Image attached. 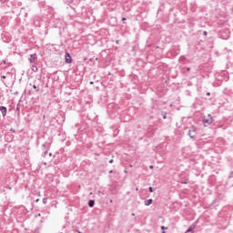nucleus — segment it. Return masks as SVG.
Segmentation results:
<instances>
[{
    "label": "nucleus",
    "instance_id": "1",
    "mask_svg": "<svg viewBox=\"0 0 233 233\" xmlns=\"http://www.w3.org/2000/svg\"><path fill=\"white\" fill-rule=\"evenodd\" d=\"M214 121V118H212V115L208 114V117H203V124L205 125V127H208V125H212Z\"/></svg>",
    "mask_w": 233,
    "mask_h": 233
},
{
    "label": "nucleus",
    "instance_id": "2",
    "mask_svg": "<svg viewBox=\"0 0 233 233\" xmlns=\"http://www.w3.org/2000/svg\"><path fill=\"white\" fill-rule=\"evenodd\" d=\"M196 132H198V129L195 127H192V129H189L188 136L191 137V139H196Z\"/></svg>",
    "mask_w": 233,
    "mask_h": 233
},
{
    "label": "nucleus",
    "instance_id": "3",
    "mask_svg": "<svg viewBox=\"0 0 233 233\" xmlns=\"http://www.w3.org/2000/svg\"><path fill=\"white\" fill-rule=\"evenodd\" d=\"M0 112H2V116L5 117L6 116V113L8 112V109L5 106H0Z\"/></svg>",
    "mask_w": 233,
    "mask_h": 233
},
{
    "label": "nucleus",
    "instance_id": "4",
    "mask_svg": "<svg viewBox=\"0 0 233 233\" xmlns=\"http://www.w3.org/2000/svg\"><path fill=\"white\" fill-rule=\"evenodd\" d=\"M65 59L66 63H67L68 65L72 63V56H70V53H66Z\"/></svg>",
    "mask_w": 233,
    "mask_h": 233
},
{
    "label": "nucleus",
    "instance_id": "5",
    "mask_svg": "<svg viewBox=\"0 0 233 233\" xmlns=\"http://www.w3.org/2000/svg\"><path fill=\"white\" fill-rule=\"evenodd\" d=\"M29 61H30V63H34V61H37V54L35 53V54L31 55Z\"/></svg>",
    "mask_w": 233,
    "mask_h": 233
},
{
    "label": "nucleus",
    "instance_id": "6",
    "mask_svg": "<svg viewBox=\"0 0 233 233\" xmlns=\"http://www.w3.org/2000/svg\"><path fill=\"white\" fill-rule=\"evenodd\" d=\"M153 199L152 198H149V199H147V200H145V205H146V207H150V205H152V203H153Z\"/></svg>",
    "mask_w": 233,
    "mask_h": 233
},
{
    "label": "nucleus",
    "instance_id": "7",
    "mask_svg": "<svg viewBox=\"0 0 233 233\" xmlns=\"http://www.w3.org/2000/svg\"><path fill=\"white\" fill-rule=\"evenodd\" d=\"M94 205H96V200L91 199L88 201V207L90 208H93Z\"/></svg>",
    "mask_w": 233,
    "mask_h": 233
},
{
    "label": "nucleus",
    "instance_id": "8",
    "mask_svg": "<svg viewBox=\"0 0 233 233\" xmlns=\"http://www.w3.org/2000/svg\"><path fill=\"white\" fill-rule=\"evenodd\" d=\"M33 88L34 90H35V92H39V88L37 87V86H35V84L33 85Z\"/></svg>",
    "mask_w": 233,
    "mask_h": 233
},
{
    "label": "nucleus",
    "instance_id": "9",
    "mask_svg": "<svg viewBox=\"0 0 233 233\" xmlns=\"http://www.w3.org/2000/svg\"><path fill=\"white\" fill-rule=\"evenodd\" d=\"M32 70L33 72H37L38 68L36 67V66H33Z\"/></svg>",
    "mask_w": 233,
    "mask_h": 233
},
{
    "label": "nucleus",
    "instance_id": "10",
    "mask_svg": "<svg viewBox=\"0 0 233 233\" xmlns=\"http://www.w3.org/2000/svg\"><path fill=\"white\" fill-rule=\"evenodd\" d=\"M185 59H187L185 56H180L179 61H180L181 63H183V61H185Z\"/></svg>",
    "mask_w": 233,
    "mask_h": 233
},
{
    "label": "nucleus",
    "instance_id": "11",
    "mask_svg": "<svg viewBox=\"0 0 233 233\" xmlns=\"http://www.w3.org/2000/svg\"><path fill=\"white\" fill-rule=\"evenodd\" d=\"M43 203L44 205H46V203H48V198H43Z\"/></svg>",
    "mask_w": 233,
    "mask_h": 233
},
{
    "label": "nucleus",
    "instance_id": "12",
    "mask_svg": "<svg viewBox=\"0 0 233 233\" xmlns=\"http://www.w3.org/2000/svg\"><path fill=\"white\" fill-rule=\"evenodd\" d=\"M232 177H233V171H231V172L229 173L228 179H232Z\"/></svg>",
    "mask_w": 233,
    "mask_h": 233
},
{
    "label": "nucleus",
    "instance_id": "13",
    "mask_svg": "<svg viewBox=\"0 0 233 233\" xmlns=\"http://www.w3.org/2000/svg\"><path fill=\"white\" fill-rule=\"evenodd\" d=\"M46 154H48V150H46L45 152H44V157H46Z\"/></svg>",
    "mask_w": 233,
    "mask_h": 233
},
{
    "label": "nucleus",
    "instance_id": "14",
    "mask_svg": "<svg viewBox=\"0 0 233 233\" xmlns=\"http://www.w3.org/2000/svg\"><path fill=\"white\" fill-rule=\"evenodd\" d=\"M149 192H154V188L152 187H148Z\"/></svg>",
    "mask_w": 233,
    "mask_h": 233
},
{
    "label": "nucleus",
    "instance_id": "15",
    "mask_svg": "<svg viewBox=\"0 0 233 233\" xmlns=\"http://www.w3.org/2000/svg\"><path fill=\"white\" fill-rule=\"evenodd\" d=\"M3 90H1V88H0V99H1V97H3Z\"/></svg>",
    "mask_w": 233,
    "mask_h": 233
},
{
    "label": "nucleus",
    "instance_id": "16",
    "mask_svg": "<svg viewBox=\"0 0 233 233\" xmlns=\"http://www.w3.org/2000/svg\"><path fill=\"white\" fill-rule=\"evenodd\" d=\"M163 119H167V113L163 114Z\"/></svg>",
    "mask_w": 233,
    "mask_h": 233
},
{
    "label": "nucleus",
    "instance_id": "17",
    "mask_svg": "<svg viewBox=\"0 0 233 233\" xmlns=\"http://www.w3.org/2000/svg\"><path fill=\"white\" fill-rule=\"evenodd\" d=\"M10 132H13V134H15V129L11 128V129H10Z\"/></svg>",
    "mask_w": 233,
    "mask_h": 233
},
{
    "label": "nucleus",
    "instance_id": "18",
    "mask_svg": "<svg viewBox=\"0 0 233 233\" xmlns=\"http://www.w3.org/2000/svg\"><path fill=\"white\" fill-rule=\"evenodd\" d=\"M2 79H6V76H2Z\"/></svg>",
    "mask_w": 233,
    "mask_h": 233
},
{
    "label": "nucleus",
    "instance_id": "19",
    "mask_svg": "<svg viewBox=\"0 0 233 233\" xmlns=\"http://www.w3.org/2000/svg\"><path fill=\"white\" fill-rule=\"evenodd\" d=\"M109 163H110V164L114 163V159H110V160H109Z\"/></svg>",
    "mask_w": 233,
    "mask_h": 233
},
{
    "label": "nucleus",
    "instance_id": "20",
    "mask_svg": "<svg viewBox=\"0 0 233 233\" xmlns=\"http://www.w3.org/2000/svg\"><path fill=\"white\" fill-rule=\"evenodd\" d=\"M165 228H165V226H162V227H161V229H162V230H165Z\"/></svg>",
    "mask_w": 233,
    "mask_h": 233
},
{
    "label": "nucleus",
    "instance_id": "21",
    "mask_svg": "<svg viewBox=\"0 0 233 233\" xmlns=\"http://www.w3.org/2000/svg\"><path fill=\"white\" fill-rule=\"evenodd\" d=\"M207 34H208L207 31H204V32H203V35H207Z\"/></svg>",
    "mask_w": 233,
    "mask_h": 233
},
{
    "label": "nucleus",
    "instance_id": "22",
    "mask_svg": "<svg viewBox=\"0 0 233 233\" xmlns=\"http://www.w3.org/2000/svg\"><path fill=\"white\" fill-rule=\"evenodd\" d=\"M3 64H4V65H6V60H3Z\"/></svg>",
    "mask_w": 233,
    "mask_h": 233
},
{
    "label": "nucleus",
    "instance_id": "23",
    "mask_svg": "<svg viewBox=\"0 0 233 233\" xmlns=\"http://www.w3.org/2000/svg\"><path fill=\"white\" fill-rule=\"evenodd\" d=\"M42 147H46V142L44 143V144L42 145Z\"/></svg>",
    "mask_w": 233,
    "mask_h": 233
},
{
    "label": "nucleus",
    "instance_id": "24",
    "mask_svg": "<svg viewBox=\"0 0 233 233\" xmlns=\"http://www.w3.org/2000/svg\"><path fill=\"white\" fill-rule=\"evenodd\" d=\"M14 94H15V96H17V94H19V92L16 91V92H15Z\"/></svg>",
    "mask_w": 233,
    "mask_h": 233
},
{
    "label": "nucleus",
    "instance_id": "25",
    "mask_svg": "<svg viewBox=\"0 0 233 233\" xmlns=\"http://www.w3.org/2000/svg\"><path fill=\"white\" fill-rule=\"evenodd\" d=\"M122 21H127V18L123 17V18H122Z\"/></svg>",
    "mask_w": 233,
    "mask_h": 233
},
{
    "label": "nucleus",
    "instance_id": "26",
    "mask_svg": "<svg viewBox=\"0 0 233 233\" xmlns=\"http://www.w3.org/2000/svg\"><path fill=\"white\" fill-rule=\"evenodd\" d=\"M187 72H190V67H187Z\"/></svg>",
    "mask_w": 233,
    "mask_h": 233
},
{
    "label": "nucleus",
    "instance_id": "27",
    "mask_svg": "<svg viewBox=\"0 0 233 233\" xmlns=\"http://www.w3.org/2000/svg\"><path fill=\"white\" fill-rule=\"evenodd\" d=\"M206 96H210V92H208V93L206 94Z\"/></svg>",
    "mask_w": 233,
    "mask_h": 233
},
{
    "label": "nucleus",
    "instance_id": "28",
    "mask_svg": "<svg viewBox=\"0 0 233 233\" xmlns=\"http://www.w3.org/2000/svg\"><path fill=\"white\" fill-rule=\"evenodd\" d=\"M149 168H151V169L154 168V166H149Z\"/></svg>",
    "mask_w": 233,
    "mask_h": 233
},
{
    "label": "nucleus",
    "instance_id": "29",
    "mask_svg": "<svg viewBox=\"0 0 233 233\" xmlns=\"http://www.w3.org/2000/svg\"><path fill=\"white\" fill-rule=\"evenodd\" d=\"M49 157H52V153H49Z\"/></svg>",
    "mask_w": 233,
    "mask_h": 233
},
{
    "label": "nucleus",
    "instance_id": "30",
    "mask_svg": "<svg viewBox=\"0 0 233 233\" xmlns=\"http://www.w3.org/2000/svg\"><path fill=\"white\" fill-rule=\"evenodd\" d=\"M16 110H19V106H17Z\"/></svg>",
    "mask_w": 233,
    "mask_h": 233
},
{
    "label": "nucleus",
    "instance_id": "31",
    "mask_svg": "<svg viewBox=\"0 0 233 233\" xmlns=\"http://www.w3.org/2000/svg\"><path fill=\"white\" fill-rule=\"evenodd\" d=\"M38 217L41 218V213L38 214Z\"/></svg>",
    "mask_w": 233,
    "mask_h": 233
},
{
    "label": "nucleus",
    "instance_id": "32",
    "mask_svg": "<svg viewBox=\"0 0 233 233\" xmlns=\"http://www.w3.org/2000/svg\"><path fill=\"white\" fill-rule=\"evenodd\" d=\"M90 85H94V82H90Z\"/></svg>",
    "mask_w": 233,
    "mask_h": 233
},
{
    "label": "nucleus",
    "instance_id": "33",
    "mask_svg": "<svg viewBox=\"0 0 233 233\" xmlns=\"http://www.w3.org/2000/svg\"><path fill=\"white\" fill-rule=\"evenodd\" d=\"M112 172H113L112 170H111V171H109V174H112Z\"/></svg>",
    "mask_w": 233,
    "mask_h": 233
},
{
    "label": "nucleus",
    "instance_id": "34",
    "mask_svg": "<svg viewBox=\"0 0 233 233\" xmlns=\"http://www.w3.org/2000/svg\"><path fill=\"white\" fill-rule=\"evenodd\" d=\"M132 216H136V214L132 213Z\"/></svg>",
    "mask_w": 233,
    "mask_h": 233
},
{
    "label": "nucleus",
    "instance_id": "35",
    "mask_svg": "<svg viewBox=\"0 0 233 233\" xmlns=\"http://www.w3.org/2000/svg\"><path fill=\"white\" fill-rule=\"evenodd\" d=\"M77 233H81V231L77 230Z\"/></svg>",
    "mask_w": 233,
    "mask_h": 233
},
{
    "label": "nucleus",
    "instance_id": "36",
    "mask_svg": "<svg viewBox=\"0 0 233 233\" xmlns=\"http://www.w3.org/2000/svg\"><path fill=\"white\" fill-rule=\"evenodd\" d=\"M0 54L2 55V54H3V52H1V51H0Z\"/></svg>",
    "mask_w": 233,
    "mask_h": 233
},
{
    "label": "nucleus",
    "instance_id": "37",
    "mask_svg": "<svg viewBox=\"0 0 233 233\" xmlns=\"http://www.w3.org/2000/svg\"><path fill=\"white\" fill-rule=\"evenodd\" d=\"M162 233H165V231H162Z\"/></svg>",
    "mask_w": 233,
    "mask_h": 233
}]
</instances>
